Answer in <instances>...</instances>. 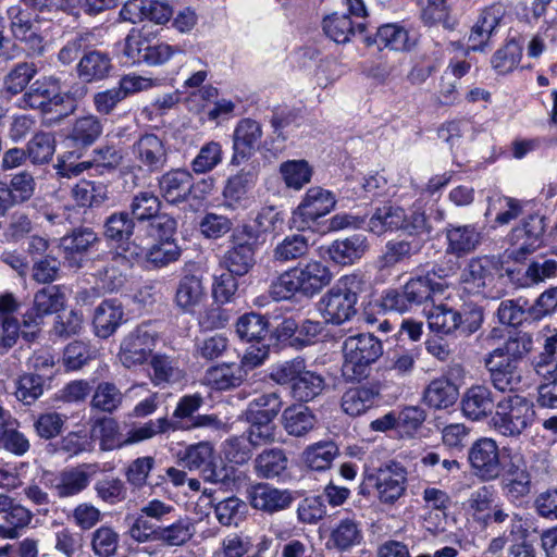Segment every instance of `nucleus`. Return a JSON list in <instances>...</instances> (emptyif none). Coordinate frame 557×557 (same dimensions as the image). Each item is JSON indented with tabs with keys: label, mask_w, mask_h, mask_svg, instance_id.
Returning <instances> with one entry per match:
<instances>
[{
	"label": "nucleus",
	"mask_w": 557,
	"mask_h": 557,
	"mask_svg": "<svg viewBox=\"0 0 557 557\" xmlns=\"http://www.w3.org/2000/svg\"><path fill=\"white\" fill-rule=\"evenodd\" d=\"M243 414L244 420L249 424L246 434L253 447H260L275 442L276 425L274 419L277 416H269V413L252 416Z\"/></svg>",
	"instance_id": "obj_34"
},
{
	"label": "nucleus",
	"mask_w": 557,
	"mask_h": 557,
	"mask_svg": "<svg viewBox=\"0 0 557 557\" xmlns=\"http://www.w3.org/2000/svg\"><path fill=\"white\" fill-rule=\"evenodd\" d=\"M86 94L84 86L62 91L60 81L53 76H44L30 84L20 99L22 109L39 110L48 125H57L76 110L77 98Z\"/></svg>",
	"instance_id": "obj_1"
},
{
	"label": "nucleus",
	"mask_w": 557,
	"mask_h": 557,
	"mask_svg": "<svg viewBox=\"0 0 557 557\" xmlns=\"http://www.w3.org/2000/svg\"><path fill=\"white\" fill-rule=\"evenodd\" d=\"M462 412L473 421L486 418L495 408L492 391L484 385L470 387L461 400Z\"/></svg>",
	"instance_id": "obj_26"
},
{
	"label": "nucleus",
	"mask_w": 557,
	"mask_h": 557,
	"mask_svg": "<svg viewBox=\"0 0 557 557\" xmlns=\"http://www.w3.org/2000/svg\"><path fill=\"white\" fill-rule=\"evenodd\" d=\"M288 467V458L282 448L263 449L253 460V470L259 478L275 479Z\"/></svg>",
	"instance_id": "obj_35"
},
{
	"label": "nucleus",
	"mask_w": 557,
	"mask_h": 557,
	"mask_svg": "<svg viewBox=\"0 0 557 557\" xmlns=\"http://www.w3.org/2000/svg\"><path fill=\"white\" fill-rule=\"evenodd\" d=\"M535 418V407L531 399L509 394L495 404L491 425L505 437L518 438L534 424Z\"/></svg>",
	"instance_id": "obj_4"
},
{
	"label": "nucleus",
	"mask_w": 557,
	"mask_h": 557,
	"mask_svg": "<svg viewBox=\"0 0 557 557\" xmlns=\"http://www.w3.org/2000/svg\"><path fill=\"white\" fill-rule=\"evenodd\" d=\"M224 159L222 145L219 141H208L201 146L190 162L191 172L207 174L218 168Z\"/></svg>",
	"instance_id": "obj_45"
},
{
	"label": "nucleus",
	"mask_w": 557,
	"mask_h": 557,
	"mask_svg": "<svg viewBox=\"0 0 557 557\" xmlns=\"http://www.w3.org/2000/svg\"><path fill=\"white\" fill-rule=\"evenodd\" d=\"M161 209V201L152 191H139L136 194L129 205L132 218L137 221H149Z\"/></svg>",
	"instance_id": "obj_54"
},
{
	"label": "nucleus",
	"mask_w": 557,
	"mask_h": 557,
	"mask_svg": "<svg viewBox=\"0 0 557 557\" xmlns=\"http://www.w3.org/2000/svg\"><path fill=\"white\" fill-rule=\"evenodd\" d=\"M122 305L115 299L103 300L95 310L94 326L101 338L112 335L123 320Z\"/></svg>",
	"instance_id": "obj_32"
},
{
	"label": "nucleus",
	"mask_w": 557,
	"mask_h": 557,
	"mask_svg": "<svg viewBox=\"0 0 557 557\" xmlns=\"http://www.w3.org/2000/svg\"><path fill=\"white\" fill-rule=\"evenodd\" d=\"M255 263V246L248 240H233L232 246L220 260V265L223 269L235 273L237 276H244L249 273Z\"/></svg>",
	"instance_id": "obj_23"
},
{
	"label": "nucleus",
	"mask_w": 557,
	"mask_h": 557,
	"mask_svg": "<svg viewBox=\"0 0 557 557\" xmlns=\"http://www.w3.org/2000/svg\"><path fill=\"white\" fill-rule=\"evenodd\" d=\"M91 546L98 557H111L119 547V534L110 527H100L92 533Z\"/></svg>",
	"instance_id": "obj_64"
},
{
	"label": "nucleus",
	"mask_w": 557,
	"mask_h": 557,
	"mask_svg": "<svg viewBox=\"0 0 557 557\" xmlns=\"http://www.w3.org/2000/svg\"><path fill=\"white\" fill-rule=\"evenodd\" d=\"M337 451V446L333 442L317 443L306 449L305 462L312 470L322 471L331 467Z\"/></svg>",
	"instance_id": "obj_53"
},
{
	"label": "nucleus",
	"mask_w": 557,
	"mask_h": 557,
	"mask_svg": "<svg viewBox=\"0 0 557 557\" xmlns=\"http://www.w3.org/2000/svg\"><path fill=\"white\" fill-rule=\"evenodd\" d=\"M283 425L285 431L293 436H304L315 425V417L311 410L302 405H294L283 412Z\"/></svg>",
	"instance_id": "obj_36"
},
{
	"label": "nucleus",
	"mask_w": 557,
	"mask_h": 557,
	"mask_svg": "<svg viewBox=\"0 0 557 557\" xmlns=\"http://www.w3.org/2000/svg\"><path fill=\"white\" fill-rule=\"evenodd\" d=\"M429 327L440 335H453L459 333L470 336L475 333L483 323V311L479 307L455 310L447 305L434 307L428 315Z\"/></svg>",
	"instance_id": "obj_7"
},
{
	"label": "nucleus",
	"mask_w": 557,
	"mask_h": 557,
	"mask_svg": "<svg viewBox=\"0 0 557 557\" xmlns=\"http://www.w3.org/2000/svg\"><path fill=\"white\" fill-rule=\"evenodd\" d=\"M72 194L75 201L82 207L99 206L107 199L106 187L89 181L78 183Z\"/></svg>",
	"instance_id": "obj_59"
},
{
	"label": "nucleus",
	"mask_w": 557,
	"mask_h": 557,
	"mask_svg": "<svg viewBox=\"0 0 557 557\" xmlns=\"http://www.w3.org/2000/svg\"><path fill=\"white\" fill-rule=\"evenodd\" d=\"M379 396V391L369 386L348 388L341 398L342 410L350 416L358 417L372 408Z\"/></svg>",
	"instance_id": "obj_33"
},
{
	"label": "nucleus",
	"mask_w": 557,
	"mask_h": 557,
	"mask_svg": "<svg viewBox=\"0 0 557 557\" xmlns=\"http://www.w3.org/2000/svg\"><path fill=\"white\" fill-rule=\"evenodd\" d=\"M468 462L472 474L482 482L498 479L504 470L498 444L492 437H480L472 443Z\"/></svg>",
	"instance_id": "obj_10"
},
{
	"label": "nucleus",
	"mask_w": 557,
	"mask_h": 557,
	"mask_svg": "<svg viewBox=\"0 0 557 557\" xmlns=\"http://www.w3.org/2000/svg\"><path fill=\"white\" fill-rule=\"evenodd\" d=\"M457 398V391L448 380H433L423 393V399L430 407L441 409L453 405Z\"/></svg>",
	"instance_id": "obj_46"
},
{
	"label": "nucleus",
	"mask_w": 557,
	"mask_h": 557,
	"mask_svg": "<svg viewBox=\"0 0 557 557\" xmlns=\"http://www.w3.org/2000/svg\"><path fill=\"white\" fill-rule=\"evenodd\" d=\"M368 249L367 236L358 233L334 240L327 248V255L336 264L351 265L360 260Z\"/></svg>",
	"instance_id": "obj_22"
},
{
	"label": "nucleus",
	"mask_w": 557,
	"mask_h": 557,
	"mask_svg": "<svg viewBox=\"0 0 557 557\" xmlns=\"http://www.w3.org/2000/svg\"><path fill=\"white\" fill-rule=\"evenodd\" d=\"M228 345L227 336L222 333L198 336L195 339L194 357L206 361H213L224 355Z\"/></svg>",
	"instance_id": "obj_39"
},
{
	"label": "nucleus",
	"mask_w": 557,
	"mask_h": 557,
	"mask_svg": "<svg viewBox=\"0 0 557 557\" xmlns=\"http://www.w3.org/2000/svg\"><path fill=\"white\" fill-rule=\"evenodd\" d=\"M445 237L446 252L457 258L473 252L481 243V233L473 224H447Z\"/></svg>",
	"instance_id": "obj_18"
},
{
	"label": "nucleus",
	"mask_w": 557,
	"mask_h": 557,
	"mask_svg": "<svg viewBox=\"0 0 557 557\" xmlns=\"http://www.w3.org/2000/svg\"><path fill=\"white\" fill-rule=\"evenodd\" d=\"M213 508L216 520L225 527H237L245 519L247 511L246 503L236 496L219 500Z\"/></svg>",
	"instance_id": "obj_48"
},
{
	"label": "nucleus",
	"mask_w": 557,
	"mask_h": 557,
	"mask_svg": "<svg viewBox=\"0 0 557 557\" xmlns=\"http://www.w3.org/2000/svg\"><path fill=\"white\" fill-rule=\"evenodd\" d=\"M257 182V174L251 170H240L231 175L224 185L222 196L227 208L236 209L243 205L248 191L253 188Z\"/></svg>",
	"instance_id": "obj_30"
},
{
	"label": "nucleus",
	"mask_w": 557,
	"mask_h": 557,
	"mask_svg": "<svg viewBox=\"0 0 557 557\" xmlns=\"http://www.w3.org/2000/svg\"><path fill=\"white\" fill-rule=\"evenodd\" d=\"M92 435L100 441V449L108 451L127 446V436L120 432L119 423L112 418H101L92 428Z\"/></svg>",
	"instance_id": "obj_40"
},
{
	"label": "nucleus",
	"mask_w": 557,
	"mask_h": 557,
	"mask_svg": "<svg viewBox=\"0 0 557 557\" xmlns=\"http://www.w3.org/2000/svg\"><path fill=\"white\" fill-rule=\"evenodd\" d=\"M294 497L288 490L258 483L251 487L250 504L255 509L274 513L290 507Z\"/></svg>",
	"instance_id": "obj_19"
},
{
	"label": "nucleus",
	"mask_w": 557,
	"mask_h": 557,
	"mask_svg": "<svg viewBox=\"0 0 557 557\" xmlns=\"http://www.w3.org/2000/svg\"><path fill=\"white\" fill-rule=\"evenodd\" d=\"M194 535V527L188 519H178L169 525H158L157 541L166 546H182Z\"/></svg>",
	"instance_id": "obj_47"
},
{
	"label": "nucleus",
	"mask_w": 557,
	"mask_h": 557,
	"mask_svg": "<svg viewBox=\"0 0 557 557\" xmlns=\"http://www.w3.org/2000/svg\"><path fill=\"white\" fill-rule=\"evenodd\" d=\"M102 134V124L95 115H86L77 119L69 134L75 146L87 147L92 145Z\"/></svg>",
	"instance_id": "obj_43"
},
{
	"label": "nucleus",
	"mask_w": 557,
	"mask_h": 557,
	"mask_svg": "<svg viewBox=\"0 0 557 557\" xmlns=\"http://www.w3.org/2000/svg\"><path fill=\"white\" fill-rule=\"evenodd\" d=\"M65 296L57 285L44 287L35 293L33 306L22 315V338L34 342L47 315L60 311L64 307Z\"/></svg>",
	"instance_id": "obj_8"
},
{
	"label": "nucleus",
	"mask_w": 557,
	"mask_h": 557,
	"mask_svg": "<svg viewBox=\"0 0 557 557\" xmlns=\"http://www.w3.org/2000/svg\"><path fill=\"white\" fill-rule=\"evenodd\" d=\"M132 154L138 168L148 173L160 172L169 160L164 139L153 133L140 135L132 146Z\"/></svg>",
	"instance_id": "obj_13"
},
{
	"label": "nucleus",
	"mask_w": 557,
	"mask_h": 557,
	"mask_svg": "<svg viewBox=\"0 0 557 557\" xmlns=\"http://www.w3.org/2000/svg\"><path fill=\"white\" fill-rule=\"evenodd\" d=\"M262 137L261 125L251 119H243L233 133L232 165H239L247 161L259 147Z\"/></svg>",
	"instance_id": "obj_16"
},
{
	"label": "nucleus",
	"mask_w": 557,
	"mask_h": 557,
	"mask_svg": "<svg viewBox=\"0 0 557 557\" xmlns=\"http://www.w3.org/2000/svg\"><path fill=\"white\" fill-rule=\"evenodd\" d=\"M128 268L129 260L125 256L113 253L106 264L94 272V276L101 289L114 292L124 285Z\"/></svg>",
	"instance_id": "obj_27"
},
{
	"label": "nucleus",
	"mask_w": 557,
	"mask_h": 557,
	"mask_svg": "<svg viewBox=\"0 0 557 557\" xmlns=\"http://www.w3.org/2000/svg\"><path fill=\"white\" fill-rule=\"evenodd\" d=\"M37 73V69L32 63H18L13 70L5 76L4 89L10 95H17L22 92L32 78Z\"/></svg>",
	"instance_id": "obj_62"
},
{
	"label": "nucleus",
	"mask_w": 557,
	"mask_h": 557,
	"mask_svg": "<svg viewBox=\"0 0 557 557\" xmlns=\"http://www.w3.org/2000/svg\"><path fill=\"white\" fill-rule=\"evenodd\" d=\"M545 227V219L539 214L530 215L523 220L522 224L515 227L509 235L511 243V248L508 250L509 257L516 261H521L534 252L542 244Z\"/></svg>",
	"instance_id": "obj_12"
},
{
	"label": "nucleus",
	"mask_w": 557,
	"mask_h": 557,
	"mask_svg": "<svg viewBox=\"0 0 557 557\" xmlns=\"http://www.w3.org/2000/svg\"><path fill=\"white\" fill-rule=\"evenodd\" d=\"M368 226L376 235L393 231H404L409 235H422L429 234L431 231L426 215L420 208L413 207L407 212L401 207L391 205L376 208Z\"/></svg>",
	"instance_id": "obj_6"
},
{
	"label": "nucleus",
	"mask_w": 557,
	"mask_h": 557,
	"mask_svg": "<svg viewBox=\"0 0 557 557\" xmlns=\"http://www.w3.org/2000/svg\"><path fill=\"white\" fill-rule=\"evenodd\" d=\"M521 47L515 40H509L503 48L498 49L493 58L492 65L499 74L511 72L520 62Z\"/></svg>",
	"instance_id": "obj_60"
},
{
	"label": "nucleus",
	"mask_w": 557,
	"mask_h": 557,
	"mask_svg": "<svg viewBox=\"0 0 557 557\" xmlns=\"http://www.w3.org/2000/svg\"><path fill=\"white\" fill-rule=\"evenodd\" d=\"M112 67L109 53L88 50L84 52L77 64V75L85 83L98 82L107 78Z\"/></svg>",
	"instance_id": "obj_25"
},
{
	"label": "nucleus",
	"mask_w": 557,
	"mask_h": 557,
	"mask_svg": "<svg viewBox=\"0 0 557 557\" xmlns=\"http://www.w3.org/2000/svg\"><path fill=\"white\" fill-rule=\"evenodd\" d=\"M97 244H99V237L92 228L77 227L70 234L61 237L59 246L64 251L65 259L71 263V265L73 264V260L75 265L79 268L82 264L75 261V256L88 252Z\"/></svg>",
	"instance_id": "obj_29"
},
{
	"label": "nucleus",
	"mask_w": 557,
	"mask_h": 557,
	"mask_svg": "<svg viewBox=\"0 0 557 557\" xmlns=\"http://www.w3.org/2000/svg\"><path fill=\"white\" fill-rule=\"evenodd\" d=\"M363 540L361 523L355 518L341 519L331 530L327 539V547L339 552L349 550L360 545Z\"/></svg>",
	"instance_id": "obj_28"
},
{
	"label": "nucleus",
	"mask_w": 557,
	"mask_h": 557,
	"mask_svg": "<svg viewBox=\"0 0 557 557\" xmlns=\"http://www.w3.org/2000/svg\"><path fill=\"white\" fill-rule=\"evenodd\" d=\"M103 230L108 240L126 243L134 234L135 220L126 211L114 212L106 219Z\"/></svg>",
	"instance_id": "obj_37"
},
{
	"label": "nucleus",
	"mask_w": 557,
	"mask_h": 557,
	"mask_svg": "<svg viewBox=\"0 0 557 557\" xmlns=\"http://www.w3.org/2000/svg\"><path fill=\"white\" fill-rule=\"evenodd\" d=\"M193 180V172L186 169H172L159 178L160 194L168 202H183L191 193Z\"/></svg>",
	"instance_id": "obj_21"
},
{
	"label": "nucleus",
	"mask_w": 557,
	"mask_h": 557,
	"mask_svg": "<svg viewBox=\"0 0 557 557\" xmlns=\"http://www.w3.org/2000/svg\"><path fill=\"white\" fill-rule=\"evenodd\" d=\"M557 276V261L554 259H536L528 265L524 280L525 285H536Z\"/></svg>",
	"instance_id": "obj_63"
},
{
	"label": "nucleus",
	"mask_w": 557,
	"mask_h": 557,
	"mask_svg": "<svg viewBox=\"0 0 557 557\" xmlns=\"http://www.w3.org/2000/svg\"><path fill=\"white\" fill-rule=\"evenodd\" d=\"M333 280V273L321 260L299 262L273 280L269 295L275 301L288 300L296 295L311 298L318 295Z\"/></svg>",
	"instance_id": "obj_2"
},
{
	"label": "nucleus",
	"mask_w": 557,
	"mask_h": 557,
	"mask_svg": "<svg viewBox=\"0 0 557 557\" xmlns=\"http://www.w3.org/2000/svg\"><path fill=\"white\" fill-rule=\"evenodd\" d=\"M440 284L433 283L429 276H418L409 280L403 287L411 307L420 306L432 299Z\"/></svg>",
	"instance_id": "obj_57"
},
{
	"label": "nucleus",
	"mask_w": 557,
	"mask_h": 557,
	"mask_svg": "<svg viewBox=\"0 0 557 557\" xmlns=\"http://www.w3.org/2000/svg\"><path fill=\"white\" fill-rule=\"evenodd\" d=\"M364 482L373 487L381 504L394 505L407 491V470L396 461H388L367 471Z\"/></svg>",
	"instance_id": "obj_9"
},
{
	"label": "nucleus",
	"mask_w": 557,
	"mask_h": 557,
	"mask_svg": "<svg viewBox=\"0 0 557 557\" xmlns=\"http://www.w3.org/2000/svg\"><path fill=\"white\" fill-rule=\"evenodd\" d=\"M310 249L309 238L302 234L286 236L273 249V259L277 262H289L305 257Z\"/></svg>",
	"instance_id": "obj_44"
},
{
	"label": "nucleus",
	"mask_w": 557,
	"mask_h": 557,
	"mask_svg": "<svg viewBox=\"0 0 557 557\" xmlns=\"http://www.w3.org/2000/svg\"><path fill=\"white\" fill-rule=\"evenodd\" d=\"M33 164L48 163L55 151V139L51 133H36L27 143L25 149Z\"/></svg>",
	"instance_id": "obj_50"
},
{
	"label": "nucleus",
	"mask_w": 557,
	"mask_h": 557,
	"mask_svg": "<svg viewBox=\"0 0 557 557\" xmlns=\"http://www.w3.org/2000/svg\"><path fill=\"white\" fill-rule=\"evenodd\" d=\"M324 387L325 381L321 374L305 369L290 386V391L296 400L307 403L319 396Z\"/></svg>",
	"instance_id": "obj_42"
},
{
	"label": "nucleus",
	"mask_w": 557,
	"mask_h": 557,
	"mask_svg": "<svg viewBox=\"0 0 557 557\" xmlns=\"http://www.w3.org/2000/svg\"><path fill=\"white\" fill-rule=\"evenodd\" d=\"M181 460L189 470H200L206 481L218 483L224 479L223 470L215 469L214 449L209 442L188 446Z\"/></svg>",
	"instance_id": "obj_17"
},
{
	"label": "nucleus",
	"mask_w": 557,
	"mask_h": 557,
	"mask_svg": "<svg viewBox=\"0 0 557 557\" xmlns=\"http://www.w3.org/2000/svg\"><path fill=\"white\" fill-rule=\"evenodd\" d=\"M126 395L133 398L143 397L132 411L134 418H146L152 414L158 408V393L151 392L147 387V384L133 385L127 389Z\"/></svg>",
	"instance_id": "obj_58"
},
{
	"label": "nucleus",
	"mask_w": 557,
	"mask_h": 557,
	"mask_svg": "<svg viewBox=\"0 0 557 557\" xmlns=\"http://www.w3.org/2000/svg\"><path fill=\"white\" fill-rule=\"evenodd\" d=\"M269 331V321L261 314L250 312L242 315L236 323V333L247 342L262 341Z\"/></svg>",
	"instance_id": "obj_49"
},
{
	"label": "nucleus",
	"mask_w": 557,
	"mask_h": 557,
	"mask_svg": "<svg viewBox=\"0 0 557 557\" xmlns=\"http://www.w3.org/2000/svg\"><path fill=\"white\" fill-rule=\"evenodd\" d=\"M246 379V370L237 362H222L209 367L202 382L215 391H230L237 388Z\"/></svg>",
	"instance_id": "obj_20"
},
{
	"label": "nucleus",
	"mask_w": 557,
	"mask_h": 557,
	"mask_svg": "<svg viewBox=\"0 0 557 557\" xmlns=\"http://www.w3.org/2000/svg\"><path fill=\"white\" fill-rule=\"evenodd\" d=\"M280 173L287 187L299 190L310 182L312 169L305 160H288L280 165Z\"/></svg>",
	"instance_id": "obj_52"
},
{
	"label": "nucleus",
	"mask_w": 557,
	"mask_h": 557,
	"mask_svg": "<svg viewBox=\"0 0 557 557\" xmlns=\"http://www.w3.org/2000/svg\"><path fill=\"white\" fill-rule=\"evenodd\" d=\"M368 280L363 273L354 272L341 276L318 302V310L325 323L342 325L358 313V300L367 290Z\"/></svg>",
	"instance_id": "obj_3"
},
{
	"label": "nucleus",
	"mask_w": 557,
	"mask_h": 557,
	"mask_svg": "<svg viewBox=\"0 0 557 557\" xmlns=\"http://www.w3.org/2000/svg\"><path fill=\"white\" fill-rule=\"evenodd\" d=\"M176 429L177 426L165 417L156 420H149L143 425L134 428L128 432L127 445L147 441L158 434H163L170 430Z\"/></svg>",
	"instance_id": "obj_56"
},
{
	"label": "nucleus",
	"mask_w": 557,
	"mask_h": 557,
	"mask_svg": "<svg viewBox=\"0 0 557 557\" xmlns=\"http://www.w3.org/2000/svg\"><path fill=\"white\" fill-rule=\"evenodd\" d=\"M156 343V332L150 325H140L131 332L120 347V360L126 368L143 364L151 354Z\"/></svg>",
	"instance_id": "obj_15"
},
{
	"label": "nucleus",
	"mask_w": 557,
	"mask_h": 557,
	"mask_svg": "<svg viewBox=\"0 0 557 557\" xmlns=\"http://www.w3.org/2000/svg\"><path fill=\"white\" fill-rule=\"evenodd\" d=\"M182 250L174 240H158L146 252V261L156 269H161L180 259Z\"/></svg>",
	"instance_id": "obj_51"
},
{
	"label": "nucleus",
	"mask_w": 557,
	"mask_h": 557,
	"mask_svg": "<svg viewBox=\"0 0 557 557\" xmlns=\"http://www.w3.org/2000/svg\"><path fill=\"white\" fill-rule=\"evenodd\" d=\"M343 355V376L359 382L369 376L371 364L383 355V345L373 334L360 333L344 341Z\"/></svg>",
	"instance_id": "obj_5"
},
{
	"label": "nucleus",
	"mask_w": 557,
	"mask_h": 557,
	"mask_svg": "<svg viewBox=\"0 0 557 557\" xmlns=\"http://www.w3.org/2000/svg\"><path fill=\"white\" fill-rule=\"evenodd\" d=\"M494 280L490 269V261L486 258H473L469 261L462 272V282L468 288L481 293Z\"/></svg>",
	"instance_id": "obj_38"
},
{
	"label": "nucleus",
	"mask_w": 557,
	"mask_h": 557,
	"mask_svg": "<svg viewBox=\"0 0 557 557\" xmlns=\"http://www.w3.org/2000/svg\"><path fill=\"white\" fill-rule=\"evenodd\" d=\"M97 470V465L91 463L65 468L50 481V488L59 498L77 496L89 486Z\"/></svg>",
	"instance_id": "obj_14"
},
{
	"label": "nucleus",
	"mask_w": 557,
	"mask_h": 557,
	"mask_svg": "<svg viewBox=\"0 0 557 557\" xmlns=\"http://www.w3.org/2000/svg\"><path fill=\"white\" fill-rule=\"evenodd\" d=\"M421 244L418 240H396L386 244L385 252L382 257L385 267H393L399 262L409 259L411 256L419 252Z\"/></svg>",
	"instance_id": "obj_61"
},
{
	"label": "nucleus",
	"mask_w": 557,
	"mask_h": 557,
	"mask_svg": "<svg viewBox=\"0 0 557 557\" xmlns=\"http://www.w3.org/2000/svg\"><path fill=\"white\" fill-rule=\"evenodd\" d=\"M323 30L335 42L345 44L349 41L356 30L362 33L364 26L363 24H358L355 27L348 15L333 13L323 20Z\"/></svg>",
	"instance_id": "obj_41"
},
{
	"label": "nucleus",
	"mask_w": 557,
	"mask_h": 557,
	"mask_svg": "<svg viewBox=\"0 0 557 557\" xmlns=\"http://www.w3.org/2000/svg\"><path fill=\"white\" fill-rule=\"evenodd\" d=\"M205 296L201 278L195 274H185L178 281L174 302L183 312L193 313Z\"/></svg>",
	"instance_id": "obj_31"
},
{
	"label": "nucleus",
	"mask_w": 557,
	"mask_h": 557,
	"mask_svg": "<svg viewBox=\"0 0 557 557\" xmlns=\"http://www.w3.org/2000/svg\"><path fill=\"white\" fill-rule=\"evenodd\" d=\"M368 46L375 45L380 50L388 48L394 51H407L414 46L408 30L398 24H385L376 29L374 37H366Z\"/></svg>",
	"instance_id": "obj_24"
},
{
	"label": "nucleus",
	"mask_w": 557,
	"mask_h": 557,
	"mask_svg": "<svg viewBox=\"0 0 557 557\" xmlns=\"http://www.w3.org/2000/svg\"><path fill=\"white\" fill-rule=\"evenodd\" d=\"M336 205L335 195L320 186L307 190L302 201L293 213L297 228H311V223L330 213Z\"/></svg>",
	"instance_id": "obj_11"
},
{
	"label": "nucleus",
	"mask_w": 557,
	"mask_h": 557,
	"mask_svg": "<svg viewBox=\"0 0 557 557\" xmlns=\"http://www.w3.org/2000/svg\"><path fill=\"white\" fill-rule=\"evenodd\" d=\"M123 400V394L110 382H101L97 385L90 405L92 408L104 412L115 411Z\"/></svg>",
	"instance_id": "obj_55"
}]
</instances>
